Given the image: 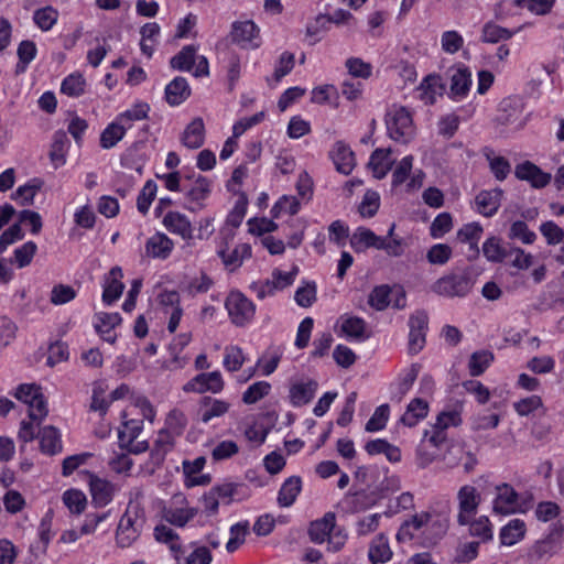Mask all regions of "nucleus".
Returning <instances> with one entry per match:
<instances>
[{
  "label": "nucleus",
  "mask_w": 564,
  "mask_h": 564,
  "mask_svg": "<svg viewBox=\"0 0 564 564\" xmlns=\"http://www.w3.org/2000/svg\"><path fill=\"white\" fill-rule=\"evenodd\" d=\"M476 279L470 267H456L437 279L432 291L445 297H465L474 289Z\"/></svg>",
  "instance_id": "f257e3e1"
},
{
  "label": "nucleus",
  "mask_w": 564,
  "mask_h": 564,
  "mask_svg": "<svg viewBox=\"0 0 564 564\" xmlns=\"http://www.w3.org/2000/svg\"><path fill=\"white\" fill-rule=\"evenodd\" d=\"M145 523V511L139 502H129L119 520L116 531V543L119 547L131 546L140 536Z\"/></svg>",
  "instance_id": "f03ea898"
},
{
  "label": "nucleus",
  "mask_w": 564,
  "mask_h": 564,
  "mask_svg": "<svg viewBox=\"0 0 564 564\" xmlns=\"http://www.w3.org/2000/svg\"><path fill=\"white\" fill-rule=\"evenodd\" d=\"M14 397L29 405V417L31 421H42L47 415V404L36 384L22 383L14 393Z\"/></svg>",
  "instance_id": "7ed1b4c3"
},
{
  "label": "nucleus",
  "mask_w": 564,
  "mask_h": 564,
  "mask_svg": "<svg viewBox=\"0 0 564 564\" xmlns=\"http://www.w3.org/2000/svg\"><path fill=\"white\" fill-rule=\"evenodd\" d=\"M386 124L389 137L394 141L408 143L414 134L413 121L410 112L400 107L387 115Z\"/></svg>",
  "instance_id": "20e7f679"
},
{
  "label": "nucleus",
  "mask_w": 564,
  "mask_h": 564,
  "mask_svg": "<svg viewBox=\"0 0 564 564\" xmlns=\"http://www.w3.org/2000/svg\"><path fill=\"white\" fill-rule=\"evenodd\" d=\"M225 306L231 322L237 326H243L249 323L256 312L254 304L238 291L231 292L227 296Z\"/></svg>",
  "instance_id": "39448f33"
},
{
  "label": "nucleus",
  "mask_w": 564,
  "mask_h": 564,
  "mask_svg": "<svg viewBox=\"0 0 564 564\" xmlns=\"http://www.w3.org/2000/svg\"><path fill=\"white\" fill-rule=\"evenodd\" d=\"M260 30L251 20L236 21L231 25L229 37L243 50L257 48L261 44Z\"/></svg>",
  "instance_id": "423d86ee"
},
{
  "label": "nucleus",
  "mask_w": 564,
  "mask_h": 564,
  "mask_svg": "<svg viewBox=\"0 0 564 564\" xmlns=\"http://www.w3.org/2000/svg\"><path fill=\"white\" fill-rule=\"evenodd\" d=\"M225 382L220 371H212V372H203L194 378H192L188 382H186L183 387L184 392H194V393H219L224 390Z\"/></svg>",
  "instance_id": "0eeeda50"
},
{
  "label": "nucleus",
  "mask_w": 564,
  "mask_h": 564,
  "mask_svg": "<svg viewBox=\"0 0 564 564\" xmlns=\"http://www.w3.org/2000/svg\"><path fill=\"white\" fill-rule=\"evenodd\" d=\"M459 512L457 521L460 525L469 523V518L477 512L481 501L480 495L474 486L465 485L457 492Z\"/></svg>",
  "instance_id": "6e6552de"
},
{
  "label": "nucleus",
  "mask_w": 564,
  "mask_h": 564,
  "mask_svg": "<svg viewBox=\"0 0 564 564\" xmlns=\"http://www.w3.org/2000/svg\"><path fill=\"white\" fill-rule=\"evenodd\" d=\"M295 188L299 197L284 195V212L286 210L290 215L299 213L301 200L307 203L313 196V181L306 171L299 174Z\"/></svg>",
  "instance_id": "1a4fd4ad"
},
{
  "label": "nucleus",
  "mask_w": 564,
  "mask_h": 564,
  "mask_svg": "<svg viewBox=\"0 0 564 564\" xmlns=\"http://www.w3.org/2000/svg\"><path fill=\"white\" fill-rule=\"evenodd\" d=\"M429 317L424 311H417L409 319V350L411 354H417L425 345V334L427 329Z\"/></svg>",
  "instance_id": "9d476101"
},
{
  "label": "nucleus",
  "mask_w": 564,
  "mask_h": 564,
  "mask_svg": "<svg viewBox=\"0 0 564 564\" xmlns=\"http://www.w3.org/2000/svg\"><path fill=\"white\" fill-rule=\"evenodd\" d=\"M162 224L169 232L180 236L185 241H189L194 237L191 220L180 212H167L162 218Z\"/></svg>",
  "instance_id": "9b49d317"
},
{
  "label": "nucleus",
  "mask_w": 564,
  "mask_h": 564,
  "mask_svg": "<svg viewBox=\"0 0 564 564\" xmlns=\"http://www.w3.org/2000/svg\"><path fill=\"white\" fill-rule=\"evenodd\" d=\"M497 496L494 501V511L499 514H511L518 511L519 495L509 484L496 487Z\"/></svg>",
  "instance_id": "f8f14e48"
},
{
  "label": "nucleus",
  "mask_w": 564,
  "mask_h": 564,
  "mask_svg": "<svg viewBox=\"0 0 564 564\" xmlns=\"http://www.w3.org/2000/svg\"><path fill=\"white\" fill-rule=\"evenodd\" d=\"M318 383L314 379L299 380L290 383L289 399L293 406H303L310 403L317 391Z\"/></svg>",
  "instance_id": "ddd939ff"
},
{
  "label": "nucleus",
  "mask_w": 564,
  "mask_h": 564,
  "mask_svg": "<svg viewBox=\"0 0 564 564\" xmlns=\"http://www.w3.org/2000/svg\"><path fill=\"white\" fill-rule=\"evenodd\" d=\"M514 175L518 180L527 181L534 188H543L551 182V174L543 172L538 165L525 161L516 166Z\"/></svg>",
  "instance_id": "4468645a"
},
{
  "label": "nucleus",
  "mask_w": 564,
  "mask_h": 564,
  "mask_svg": "<svg viewBox=\"0 0 564 564\" xmlns=\"http://www.w3.org/2000/svg\"><path fill=\"white\" fill-rule=\"evenodd\" d=\"M231 404L221 399L204 397L199 403L197 411L198 419L202 423L207 424L214 419H218L227 414Z\"/></svg>",
  "instance_id": "2eb2a0df"
},
{
  "label": "nucleus",
  "mask_w": 564,
  "mask_h": 564,
  "mask_svg": "<svg viewBox=\"0 0 564 564\" xmlns=\"http://www.w3.org/2000/svg\"><path fill=\"white\" fill-rule=\"evenodd\" d=\"M123 278L122 269L113 267L104 280L102 301L107 305L115 303L122 294L124 284L121 279Z\"/></svg>",
  "instance_id": "dca6fc26"
},
{
  "label": "nucleus",
  "mask_w": 564,
  "mask_h": 564,
  "mask_svg": "<svg viewBox=\"0 0 564 564\" xmlns=\"http://www.w3.org/2000/svg\"><path fill=\"white\" fill-rule=\"evenodd\" d=\"M174 249L173 240L163 232H155L145 242V254L154 259H167Z\"/></svg>",
  "instance_id": "f3484780"
},
{
  "label": "nucleus",
  "mask_w": 564,
  "mask_h": 564,
  "mask_svg": "<svg viewBox=\"0 0 564 564\" xmlns=\"http://www.w3.org/2000/svg\"><path fill=\"white\" fill-rule=\"evenodd\" d=\"M93 502L98 507H105L111 502L116 492V486L107 479L91 476L89 481Z\"/></svg>",
  "instance_id": "a211bd4d"
},
{
  "label": "nucleus",
  "mask_w": 564,
  "mask_h": 564,
  "mask_svg": "<svg viewBox=\"0 0 564 564\" xmlns=\"http://www.w3.org/2000/svg\"><path fill=\"white\" fill-rule=\"evenodd\" d=\"M502 196L503 191L499 187L479 192L475 198L478 212L486 217L494 216L500 207Z\"/></svg>",
  "instance_id": "6ab92c4d"
},
{
  "label": "nucleus",
  "mask_w": 564,
  "mask_h": 564,
  "mask_svg": "<svg viewBox=\"0 0 564 564\" xmlns=\"http://www.w3.org/2000/svg\"><path fill=\"white\" fill-rule=\"evenodd\" d=\"M154 539L159 543H164L169 546L172 556L178 561L184 554L183 545L180 535L170 527L165 524H158L153 531Z\"/></svg>",
  "instance_id": "aec40b11"
},
{
  "label": "nucleus",
  "mask_w": 564,
  "mask_h": 564,
  "mask_svg": "<svg viewBox=\"0 0 564 564\" xmlns=\"http://www.w3.org/2000/svg\"><path fill=\"white\" fill-rule=\"evenodd\" d=\"M330 156L339 173L348 175L352 171L355 166V154L343 141H337L334 144Z\"/></svg>",
  "instance_id": "412c9836"
},
{
  "label": "nucleus",
  "mask_w": 564,
  "mask_h": 564,
  "mask_svg": "<svg viewBox=\"0 0 564 564\" xmlns=\"http://www.w3.org/2000/svg\"><path fill=\"white\" fill-rule=\"evenodd\" d=\"M176 438L164 430L158 432L150 453L154 465H161L164 462L166 454L173 451Z\"/></svg>",
  "instance_id": "4be33fe9"
},
{
  "label": "nucleus",
  "mask_w": 564,
  "mask_h": 564,
  "mask_svg": "<svg viewBox=\"0 0 564 564\" xmlns=\"http://www.w3.org/2000/svg\"><path fill=\"white\" fill-rule=\"evenodd\" d=\"M181 141L184 147L195 150L205 141V124L200 117L194 118L185 128Z\"/></svg>",
  "instance_id": "5701e85b"
},
{
  "label": "nucleus",
  "mask_w": 564,
  "mask_h": 564,
  "mask_svg": "<svg viewBox=\"0 0 564 564\" xmlns=\"http://www.w3.org/2000/svg\"><path fill=\"white\" fill-rule=\"evenodd\" d=\"M336 517L333 512H327L322 519L311 522L308 535L312 542L323 543L329 538L330 532L335 528Z\"/></svg>",
  "instance_id": "b1692460"
},
{
  "label": "nucleus",
  "mask_w": 564,
  "mask_h": 564,
  "mask_svg": "<svg viewBox=\"0 0 564 564\" xmlns=\"http://www.w3.org/2000/svg\"><path fill=\"white\" fill-rule=\"evenodd\" d=\"M210 194V181L199 175L191 185V187L185 192L186 198L194 204V206H189L188 209L194 212L198 208L203 207V202Z\"/></svg>",
  "instance_id": "393cba45"
},
{
  "label": "nucleus",
  "mask_w": 564,
  "mask_h": 564,
  "mask_svg": "<svg viewBox=\"0 0 564 564\" xmlns=\"http://www.w3.org/2000/svg\"><path fill=\"white\" fill-rule=\"evenodd\" d=\"M525 533V522L521 519H512L501 528L499 533L500 543L505 546H512L523 540Z\"/></svg>",
  "instance_id": "a878e982"
},
{
  "label": "nucleus",
  "mask_w": 564,
  "mask_h": 564,
  "mask_svg": "<svg viewBox=\"0 0 564 564\" xmlns=\"http://www.w3.org/2000/svg\"><path fill=\"white\" fill-rule=\"evenodd\" d=\"M191 95L186 78L177 76L165 87V99L170 106H178Z\"/></svg>",
  "instance_id": "bb28decb"
},
{
  "label": "nucleus",
  "mask_w": 564,
  "mask_h": 564,
  "mask_svg": "<svg viewBox=\"0 0 564 564\" xmlns=\"http://www.w3.org/2000/svg\"><path fill=\"white\" fill-rule=\"evenodd\" d=\"M391 149H376L369 160L368 166L371 169L377 180L386 177L392 169L394 161L390 160Z\"/></svg>",
  "instance_id": "cd10ccee"
},
{
  "label": "nucleus",
  "mask_w": 564,
  "mask_h": 564,
  "mask_svg": "<svg viewBox=\"0 0 564 564\" xmlns=\"http://www.w3.org/2000/svg\"><path fill=\"white\" fill-rule=\"evenodd\" d=\"M482 231L484 229L479 223L466 224L457 231L458 241L469 245V250L473 252L469 259L477 258L479 256L478 242L481 238Z\"/></svg>",
  "instance_id": "c85d7f7f"
},
{
  "label": "nucleus",
  "mask_w": 564,
  "mask_h": 564,
  "mask_svg": "<svg viewBox=\"0 0 564 564\" xmlns=\"http://www.w3.org/2000/svg\"><path fill=\"white\" fill-rule=\"evenodd\" d=\"M429 414V403L421 398H414L406 406L405 412L400 417V422L409 427L415 426Z\"/></svg>",
  "instance_id": "c756f323"
},
{
  "label": "nucleus",
  "mask_w": 564,
  "mask_h": 564,
  "mask_svg": "<svg viewBox=\"0 0 564 564\" xmlns=\"http://www.w3.org/2000/svg\"><path fill=\"white\" fill-rule=\"evenodd\" d=\"M451 96L454 99L465 97L471 85V74L467 67L462 66L452 70Z\"/></svg>",
  "instance_id": "7c9ffc66"
},
{
  "label": "nucleus",
  "mask_w": 564,
  "mask_h": 564,
  "mask_svg": "<svg viewBox=\"0 0 564 564\" xmlns=\"http://www.w3.org/2000/svg\"><path fill=\"white\" fill-rule=\"evenodd\" d=\"M95 328L106 341L115 343L116 336L111 334V330L120 325L121 316L119 313H98L96 314Z\"/></svg>",
  "instance_id": "2f4dec72"
},
{
  "label": "nucleus",
  "mask_w": 564,
  "mask_h": 564,
  "mask_svg": "<svg viewBox=\"0 0 564 564\" xmlns=\"http://www.w3.org/2000/svg\"><path fill=\"white\" fill-rule=\"evenodd\" d=\"M197 512V509L191 507H165L162 510V517L166 522L183 528L196 517Z\"/></svg>",
  "instance_id": "473e14b6"
},
{
  "label": "nucleus",
  "mask_w": 564,
  "mask_h": 564,
  "mask_svg": "<svg viewBox=\"0 0 564 564\" xmlns=\"http://www.w3.org/2000/svg\"><path fill=\"white\" fill-rule=\"evenodd\" d=\"M281 284L282 271L274 269L270 279L253 282L250 288L256 293L257 297L262 300L273 295L280 289Z\"/></svg>",
  "instance_id": "72a5a7b5"
},
{
  "label": "nucleus",
  "mask_w": 564,
  "mask_h": 564,
  "mask_svg": "<svg viewBox=\"0 0 564 564\" xmlns=\"http://www.w3.org/2000/svg\"><path fill=\"white\" fill-rule=\"evenodd\" d=\"M444 86L441 77L437 75H427L419 86L421 99L427 104L433 105L436 101V95H441Z\"/></svg>",
  "instance_id": "f704fd0d"
},
{
  "label": "nucleus",
  "mask_w": 564,
  "mask_h": 564,
  "mask_svg": "<svg viewBox=\"0 0 564 564\" xmlns=\"http://www.w3.org/2000/svg\"><path fill=\"white\" fill-rule=\"evenodd\" d=\"M196 55L197 46L186 45L171 58L170 65L173 69L180 72H189L196 62Z\"/></svg>",
  "instance_id": "c9c22d12"
},
{
  "label": "nucleus",
  "mask_w": 564,
  "mask_h": 564,
  "mask_svg": "<svg viewBox=\"0 0 564 564\" xmlns=\"http://www.w3.org/2000/svg\"><path fill=\"white\" fill-rule=\"evenodd\" d=\"M554 553V540L552 534L546 535L544 539L535 541L528 550L527 558L529 562L534 563L549 558Z\"/></svg>",
  "instance_id": "e433bc0d"
},
{
  "label": "nucleus",
  "mask_w": 564,
  "mask_h": 564,
  "mask_svg": "<svg viewBox=\"0 0 564 564\" xmlns=\"http://www.w3.org/2000/svg\"><path fill=\"white\" fill-rule=\"evenodd\" d=\"M41 451L48 455H54L62 451V441L58 431L53 426H45L40 432Z\"/></svg>",
  "instance_id": "4c0bfd02"
},
{
  "label": "nucleus",
  "mask_w": 564,
  "mask_h": 564,
  "mask_svg": "<svg viewBox=\"0 0 564 564\" xmlns=\"http://www.w3.org/2000/svg\"><path fill=\"white\" fill-rule=\"evenodd\" d=\"M127 126H122L117 119L109 123L100 134V147L102 149H111L126 134Z\"/></svg>",
  "instance_id": "58836bf2"
},
{
  "label": "nucleus",
  "mask_w": 564,
  "mask_h": 564,
  "mask_svg": "<svg viewBox=\"0 0 564 564\" xmlns=\"http://www.w3.org/2000/svg\"><path fill=\"white\" fill-rule=\"evenodd\" d=\"M368 555L373 564L386 563L391 558L392 552L388 539L383 534H379L372 540Z\"/></svg>",
  "instance_id": "ea45409f"
},
{
  "label": "nucleus",
  "mask_w": 564,
  "mask_h": 564,
  "mask_svg": "<svg viewBox=\"0 0 564 564\" xmlns=\"http://www.w3.org/2000/svg\"><path fill=\"white\" fill-rule=\"evenodd\" d=\"M516 32L507 28H502L492 21L486 22L481 30V42L484 43H498L500 41L509 40Z\"/></svg>",
  "instance_id": "a19ab883"
},
{
  "label": "nucleus",
  "mask_w": 564,
  "mask_h": 564,
  "mask_svg": "<svg viewBox=\"0 0 564 564\" xmlns=\"http://www.w3.org/2000/svg\"><path fill=\"white\" fill-rule=\"evenodd\" d=\"M494 359V354L486 349L473 352L468 361L469 375L471 377H478L482 375L491 365Z\"/></svg>",
  "instance_id": "79ce46f5"
},
{
  "label": "nucleus",
  "mask_w": 564,
  "mask_h": 564,
  "mask_svg": "<svg viewBox=\"0 0 564 564\" xmlns=\"http://www.w3.org/2000/svg\"><path fill=\"white\" fill-rule=\"evenodd\" d=\"M143 430L142 420H129L122 424L118 431L119 446L121 448L131 445Z\"/></svg>",
  "instance_id": "37998d69"
},
{
  "label": "nucleus",
  "mask_w": 564,
  "mask_h": 564,
  "mask_svg": "<svg viewBox=\"0 0 564 564\" xmlns=\"http://www.w3.org/2000/svg\"><path fill=\"white\" fill-rule=\"evenodd\" d=\"M509 249L500 243V239L492 236L488 238L482 245V253L485 258L495 263L503 262L508 259Z\"/></svg>",
  "instance_id": "c03bdc74"
},
{
  "label": "nucleus",
  "mask_w": 564,
  "mask_h": 564,
  "mask_svg": "<svg viewBox=\"0 0 564 564\" xmlns=\"http://www.w3.org/2000/svg\"><path fill=\"white\" fill-rule=\"evenodd\" d=\"M150 106L147 102L140 101L132 106V108L119 113L116 119L127 129L131 128L134 121L143 120L148 117Z\"/></svg>",
  "instance_id": "a18cd8bd"
},
{
  "label": "nucleus",
  "mask_w": 564,
  "mask_h": 564,
  "mask_svg": "<svg viewBox=\"0 0 564 564\" xmlns=\"http://www.w3.org/2000/svg\"><path fill=\"white\" fill-rule=\"evenodd\" d=\"M225 265L235 270L239 268L245 259L251 257V246L249 243H240L235 247L232 251L226 253L225 251L219 252Z\"/></svg>",
  "instance_id": "49530a36"
},
{
  "label": "nucleus",
  "mask_w": 564,
  "mask_h": 564,
  "mask_svg": "<svg viewBox=\"0 0 564 564\" xmlns=\"http://www.w3.org/2000/svg\"><path fill=\"white\" fill-rule=\"evenodd\" d=\"M351 246L356 249L359 247L379 249L381 237L377 236L372 230L359 227L351 237Z\"/></svg>",
  "instance_id": "de8ad7c7"
},
{
  "label": "nucleus",
  "mask_w": 564,
  "mask_h": 564,
  "mask_svg": "<svg viewBox=\"0 0 564 564\" xmlns=\"http://www.w3.org/2000/svg\"><path fill=\"white\" fill-rule=\"evenodd\" d=\"M58 11L51 6L34 11L33 21L39 29L50 31L57 22Z\"/></svg>",
  "instance_id": "09e8293b"
},
{
  "label": "nucleus",
  "mask_w": 564,
  "mask_h": 564,
  "mask_svg": "<svg viewBox=\"0 0 564 564\" xmlns=\"http://www.w3.org/2000/svg\"><path fill=\"white\" fill-rule=\"evenodd\" d=\"M86 80L82 74L75 73L65 77L61 91L68 97H79L85 93Z\"/></svg>",
  "instance_id": "8fccbe9b"
},
{
  "label": "nucleus",
  "mask_w": 564,
  "mask_h": 564,
  "mask_svg": "<svg viewBox=\"0 0 564 564\" xmlns=\"http://www.w3.org/2000/svg\"><path fill=\"white\" fill-rule=\"evenodd\" d=\"M186 425V415L181 410L174 409L167 414L165 419V425L162 430L174 435L175 437H180L183 434Z\"/></svg>",
  "instance_id": "3c124183"
},
{
  "label": "nucleus",
  "mask_w": 564,
  "mask_h": 564,
  "mask_svg": "<svg viewBox=\"0 0 564 564\" xmlns=\"http://www.w3.org/2000/svg\"><path fill=\"white\" fill-rule=\"evenodd\" d=\"M249 532V522H238L230 528V538L226 544V550L229 553H234L245 543L246 536Z\"/></svg>",
  "instance_id": "603ef678"
},
{
  "label": "nucleus",
  "mask_w": 564,
  "mask_h": 564,
  "mask_svg": "<svg viewBox=\"0 0 564 564\" xmlns=\"http://www.w3.org/2000/svg\"><path fill=\"white\" fill-rule=\"evenodd\" d=\"M317 300L315 282H304L294 294L295 303L301 307H311Z\"/></svg>",
  "instance_id": "864d4df0"
},
{
  "label": "nucleus",
  "mask_w": 564,
  "mask_h": 564,
  "mask_svg": "<svg viewBox=\"0 0 564 564\" xmlns=\"http://www.w3.org/2000/svg\"><path fill=\"white\" fill-rule=\"evenodd\" d=\"M41 188V182L36 178L30 181L25 185L17 188L12 198L19 200L21 205L29 206L33 204V199Z\"/></svg>",
  "instance_id": "5fc2aeb1"
},
{
  "label": "nucleus",
  "mask_w": 564,
  "mask_h": 564,
  "mask_svg": "<svg viewBox=\"0 0 564 564\" xmlns=\"http://www.w3.org/2000/svg\"><path fill=\"white\" fill-rule=\"evenodd\" d=\"M156 183L152 180L147 181L137 198V208L142 215L148 214L149 208L156 196Z\"/></svg>",
  "instance_id": "6e6d98bb"
},
{
  "label": "nucleus",
  "mask_w": 564,
  "mask_h": 564,
  "mask_svg": "<svg viewBox=\"0 0 564 564\" xmlns=\"http://www.w3.org/2000/svg\"><path fill=\"white\" fill-rule=\"evenodd\" d=\"M36 52V45L33 41L25 40L19 44L17 51L19 57L17 73H22L25 70L26 66L35 58Z\"/></svg>",
  "instance_id": "4d7b16f0"
},
{
  "label": "nucleus",
  "mask_w": 564,
  "mask_h": 564,
  "mask_svg": "<svg viewBox=\"0 0 564 564\" xmlns=\"http://www.w3.org/2000/svg\"><path fill=\"white\" fill-rule=\"evenodd\" d=\"M63 502L72 513L80 514L87 505L86 496L77 489H69L63 494Z\"/></svg>",
  "instance_id": "13d9d810"
},
{
  "label": "nucleus",
  "mask_w": 564,
  "mask_h": 564,
  "mask_svg": "<svg viewBox=\"0 0 564 564\" xmlns=\"http://www.w3.org/2000/svg\"><path fill=\"white\" fill-rule=\"evenodd\" d=\"M485 156L489 163L490 171L495 175L496 180H506L511 171V165L509 161L503 156L492 155V151H490L489 153H485Z\"/></svg>",
  "instance_id": "bf43d9fd"
},
{
  "label": "nucleus",
  "mask_w": 564,
  "mask_h": 564,
  "mask_svg": "<svg viewBox=\"0 0 564 564\" xmlns=\"http://www.w3.org/2000/svg\"><path fill=\"white\" fill-rule=\"evenodd\" d=\"M245 362V355L240 347L228 346L225 348L223 365L230 372L238 371Z\"/></svg>",
  "instance_id": "052dcab7"
},
{
  "label": "nucleus",
  "mask_w": 564,
  "mask_h": 564,
  "mask_svg": "<svg viewBox=\"0 0 564 564\" xmlns=\"http://www.w3.org/2000/svg\"><path fill=\"white\" fill-rule=\"evenodd\" d=\"M453 250L446 243H436L432 246L426 253V259L431 264L444 265L452 258Z\"/></svg>",
  "instance_id": "680f3d73"
},
{
  "label": "nucleus",
  "mask_w": 564,
  "mask_h": 564,
  "mask_svg": "<svg viewBox=\"0 0 564 564\" xmlns=\"http://www.w3.org/2000/svg\"><path fill=\"white\" fill-rule=\"evenodd\" d=\"M390 293L391 289L386 284L376 286L369 294V305L377 311L386 310L390 304Z\"/></svg>",
  "instance_id": "e2e57ef3"
},
{
  "label": "nucleus",
  "mask_w": 564,
  "mask_h": 564,
  "mask_svg": "<svg viewBox=\"0 0 564 564\" xmlns=\"http://www.w3.org/2000/svg\"><path fill=\"white\" fill-rule=\"evenodd\" d=\"M341 330L346 336L364 339L366 330V322L357 316H349L344 319L341 324Z\"/></svg>",
  "instance_id": "0e129e2a"
},
{
  "label": "nucleus",
  "mask_w": 564,
  "mask_h": 564,
  "mask_svg": "<svg viewBox=\"0 0 564 564\" xmlns=\"http://www.w3.org/2000/svg\"><path fill=\"white\" fill-rule=\"evenodd\" d=\"M390 408L388 404L379 405L371 417L366 423L365 430L367 432H377L384 429L389 419Z\"/></svg>",
  "instance_id": "69168bd1"
},
{
  "label": "nucleus",
  "mask_w": 564,
  "mask_h": 564,
  "mask_svg": "<svg viewBox=\"0 0 564 564\" xmlns=\"http://www.w3.org/2000/svg\"><path fill=\"white\" fill-rule=\"evenodd\" d=\"M453 227V218L449 213H442L435 217L430 227V235L434 239L442 238L449 232Z\"/></svg>",
  "instance_id": "338daca9"
},
{
  "label": "nucleus",
  "mask_w": 564,
  "mask_h": 564,
  "mask_svg": "<svg viewBox=\"0 0 564 564\" xmlns=\"http://www.w3.org/2000/svg\"><path fill=\"white\" fill-rule=\"evenodd\" d=\"M540 232L550 246L558 245L564 240V230L552 220L542 223L540 226Z\"/></svg>",
  "instance_id": "774afa93"
}]
</instances>
